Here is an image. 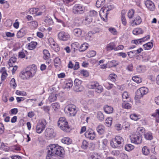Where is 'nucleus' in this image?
Masks as SVG:
<instances>
[{"label":"nucleus","mask_w":159,"mask_h":159,"mask_svg":"<svg viewBox=\"0 0 159 159\" xmlns=\"http://www.w3.org/2000/svg\"><path fill=\"white\" fill-rule=\"evenodd\" d=\"M134 11L131 9L129 10L128 13V16L130 19H131L134 16Z\"/></svg>","instance_id":"53"},{"label":"nucleus","mask_w":159,"mask_h":159,"mask_svg":"<svg viewBox=\"0 0 159 159\" xmlns=\"http://www.w3.org/2000/svg\"><path fill=\"white\" fill-rule=\"evenodd\" d=\"M92 20L93 19L91 17L87 16L83 20L82 23L85 25H89L92 22Z\"/></svg>","instance_id":"17"},{"label":"nucleus","mask_w":159,"mask_h":159,"mask_svg":"<svg viewBox=\"0 0 159 159\" xmlns=\"http://www.w3.org/2000/svg\"><path fill=\"white\" fill-rule=\"evenodd\" d=\"M144 67L142 66H139L137 68V71L139 73H143L144 71Z\"/></svg>","instance_id":"59"},{"label":"nucleus","mask_w":159,"mask_h":159,"mask_svg":"<svg viewBox=\"0 0 159 159\" xmlns=\"http://www.w3.org/2000/svg\"><path fill=\"white\" fill-rule=\"evenodd\" d=\"M98 133L100 134H103L105 131V127L102 125H98L96 128Z\"/></svg>","instance_id":"24"},{"label":"nucleus","mask_w":159,"mask_h":159,"mask_svg":"<svg viewBox=\"0 0 159 159\" xmlns=\"http://www.w3.org/2000/svg\"><path fill=\"white\" fill-rule=\"evenodd\" d=\"M91 159H100L101 158L100 156L96 153H93L91 156Z\"/></svg>","instance_id":"57"},{"label":"nucleus","mask_w":159,"mask_h":159,"mask_svg":"<svg viewBox=\"0 0 159 159\" xmlns=\"http://www.w3.org/2000/svg\"><path fill=\"white\" fill-rule=\"evenodd\" d=\"M142 22V20L140 16H136L134 20L132 21L131 23V25L134 26V25H139Z\"/></svg>","instance_id":"15"},{"label":"nucleus","mask_w":159,"mask_h":159,"mask_svg":"<svg viewBox=\"0 0 159 159\" xmlns=\"http://www.w3.org/2000/svg\"><path fill=\"white\" fill-rule=\"evenodd\" d=\"M61 142L65 144H69L72 142V140L69 138L65 137L63 138L61 140Z\"/></svg>","instance_id":"31"},{"label":"nucleus","mask_w":159,"mask_h":159,"mask_svg":"<svg viewBox=\"0 0 159 159\" xmlns=\"http://www.w3.org/2000/svg\"><path fill=\"white\" fill-rule=\"evenodd\" d=\"M98 83H94L93 84H91L90 85V88L92 89H95L98 86Z\"/></svg>","instance_id":"64"},{"label":"nucleus","mask_w":159,"mask_h":159,"mask_svg":"<svg viewBox=\"0 0 159 159\" xmlns=\"http://www.w3.org/2000/svg\"><path fill=\"white\" fill-rule=\"evenodd\" d=\"M97 15L98 13L96 11L92 10L89 12V16L92 17L96 16Z\"/></svg>","instance_id":"51"},{"label":"nucleus","mask_w":159,"mask_h":159,"mask_svg":"<svg viewBox=\"0 0 159 159\" xmlns=\"http://www.w3.org/2000/svg\"><path fill=\"white\" fill-rule=\"evenodd\" d=\"M38 11H39V8H30L29 11L30 14H36Z\"/></svg>","instance_id":"55"},{"label":"nucleus","mask_w":159,"mask_h":159,"mask_svg":"<svg viewBox=\"0 0 159 159\" xmlns=\"http://www.w3.org/2000/svg\"><path fill=\"white\" fill-rule=\"evenodd\" d=\"M97 118L100 121H103L104 119V116L102 113L98 111L97 113Z\"/></svg>","instance_id":"38"},{"label":"nucleus","mask_w":159,"mask_h":159,"mask_svg":"<svg viewBox=\"0 0 159 159\" xmlns=\"http://www.w3.org/2000/svg\"><path fill=\"white\" fill-rule=\"evenodd\" d=\"M82 30L79 28H76L73 30V32L75 35L76 37H79L82 34Z\"/></svg>","instance_id":"21"},{"label":"nucleus","mask_w":159,"mask_h":159,"mask_svg":"<svg viewBox=\"0 0 159 159\" xmlns=\"http://www.w3.org/2000/svg\"><path fill=\"white\" fill-rule=\"evenodd\" d=\"M106 7L102 8L100 11V16L101 19L104 21L107 20V16L109 14L108 10Z\"/></svg>","instance_id":"11"},{"label":"nucleus","mask_w":159,"mask_h":159,"mask_svg":"<svg viewBox=\"0 0 159 159\" xmlns=\"http://www.w3.org/2000/svg\"><path fill=\"white\" fill-rule=\"evenodd\" d=\"M16 58L15 57H12L10 59L8 63L9 67L14 66V64L16 62Z\"/></svg>","instance_id":"27"},{"label":"nucleus","mask_w":159,"mask_h":159,"mask_svg":"<svg viewBox=\"0 0 159 159\" xmlns=\"http://www.w3.org/2000/svg\"><path fill=\"white\" fill-rule=\"evenodd\" d=\"M122 107L123 108L127 109H129L131 108V105L127 102L123 103L122 104Z\"/></svg>","instance_id":"56"},{"label":"nucleus","mask_w":159,"mask_h":159,"mask_svg":"<svg viewBox=\"0 0 159 159\" xmlns=\"http://www.w3.org/2000/svg\"><path fill=\"white\" fill-rule=\"evenodd\" d=\"M96 52L92 50L89 51L87 53V56L89 57H91L94 56L96 55Z\"/></svg>","instance_id":"52"},{"label":"nucleus","mask_w":159,"mask_h":159,"mask_svg":"<svg viewBox=\"0 0 159 159\" xmlns=\"http://www.w3.org/2000/svg\"><path fill=\"white\" fill-rule=\"evenodd\" d=\"M66 88L70 89L73 86V82L71 80H69L66 84Z\"/></svg>","instance_id":"60"},{"label":"nucleus","mask_w":159,"mask_h":159,"mask_svg":"<svg viewBox=\"0 0 159 159\" xmlns=\"http://www.w3.org/2000/svg\"><path fill=\"white\" fill-rule=\"evenodd\" d=\"M107 64L109 65V67H111L115 66L118 65L119 63L116 60H112L111 61H108Z\"/></svg>","instance_id":"32"},{"label":"nucleus","mask_w":159,"mask_h":159,"mask_svg":"<svg viewBox=\"0 0 159 159\" xmlns=\"http://www.w3.org/2000/svg\"><path fill=\"white\" fill-rule=\"evenodd\" d=\"M64 111L66 112L69 113L71 116H75L77 111L76 106L72 104L68 105L66 107Z\"/></svg>","instance_id":"5"},{"label":"nucleus","mask_w":159,"mask_h":159,"mask_svg":"<svg viewBox=\"0 0 159 159\" xmlns=\"http://www.w3.org/2000/svg\"><path fill=\"white\" fill-rule=\"evenodd\" d=\"M130 137L131 142L132 143L139 144L142 141V137L139 134H133Z\"/></svg>","instance_id":"9"},{"label":"nucleus","mask_w":159,"mask_h":159,"mask_svg":"<svg viewBox=\"0 0 159 159\" xmlns=\"http://www.w3.org/2000/svg\"><path fill=\"white\" fill-rule=\"evenodd\" d=\"M85 136L86 138L91 140H93L96 136L95 131L92 129H88L85 133Z\"/></svg>","instance_id":"12"},{"label":"nucleus","mask_w":159,"mask_h":159,"mask_svg":"<svg viewBox=\"0 0 159 159\" xmlns=\"http://www.w3.org/2000/svg\"><path fill=\"white\" fill-rule=\"evenodd\" d=\"M43 58L44 59L48 60L50 58V54L49 51L47 50L44 49L43 50Z\"/></svg>","instance_id":"30"},{"label":"nucleus","mask_w":159,"mask_h":159,"mask_svg":"<svg viewBox=\"0 0 159 159\" xmlns=\"http://www.w3.org/2000/svg\"><path fill=\"white\" fill-rule=\"evenodd\" d=\"M37 43L35 42H31L28 44V48L30 50H33L35 48Z\"/></svg>","instance_id":"33"},{"label":"nucleus","mask_w":159,"mask_h":159,"mask_svg":"<svg viewBox=\"0 0 159 159\" xmlns=\"http://www.w3.org/2000/svg\"><path fill=\"white\" fill-rule=\"evenodd\" d=\"M145 138L148 140H151L153 139V136L152 133L150 132H148L145 133L144 134Z\"/></svg>","instance_id":"39"},{"label":"nucleus","mask_w":159,"mask_h":159,"mask_svg":"<svg viewBox=\"0 0 159 159\" xmlns=\"http://www.w3.org/2000/svg\"><path fill=\"white\" fill-rule=\"evenodd\" d=\"M1 72H2V75H1V79L2 81H4L6 79L7 76L8 74L7 73L6 70H5V68H3L1 70Z\"/></svg>","instance_id":"29"},{"label":"nucleus","mask_w":159,"mask_h":159,"mask_svg":"<svg viewBox=\"0 0 159 159\" xmlns=\"http://www.w3.org/2000/svg\"><path fill=\"white\" fill-rule=\"evenodd\" d=\"M106 124L107 125V126L110 125L112 122V118L111 117L107 118L105 120Z\"/></svg>","instance_id":"58"},{"label":"nucleus","mask_w":159,"mask_h":159,"mask_svg":"<svg viewBox=\"0 0 159 159\" xmlns=\"http://www.w3.org/2000/svg\"><path fill=\"white\" fill-rule=\"evenodd\" d=\"M143 33L142 30L139 28H137L134 29L133 31V33L134 35H138L142 34Z\"/></svg>","instance_id":"37"},{"label":"nucleus","mask_w":159,"mask_h":159,"mask_svg":"<svg viewBox=\"0 0 159 159\" xmlns=\"http://www.w3.org/2000/svg\"><path fill=\"white\" fill-rule=\"evenodd\" d=\"M10 84L11 87L13 89H15L17 86V84L16 83L15 79L13 78L11 79L10 82Z\"/></svg>","instance_id":"46"},{"label":"nucleus","mask_w":159,"mask_h":159,"mask_svg":"<svg viewBox=\"0 0 159 159\" xmlns=\"http://www.w3.org/2000/svg\"><path fill=\"white\" fill-rule=\"evenodd\" d=\"M82 81L78 79H76L74 82L75 86L74 88V90L77 92H81L84 89V87L81 85Z\"/></svg>","instance_id":"10"},{"label":"nucleus","mask_w":159,"mask_h":159,"mask_svg":"<svg viewBox=\"0 0 159 159\" xmlns=\"http://www.w3.org/2000/svg\"><path fill=\"white\" fill-rule=\"evenodd\" d=\"M134 146L131 144H128L126 145L125 147V149L128 151H130L133 149Z\"/></svg>","instance_id":"45"},{"label":"nucleus","mask_w":159,"mask_h":159,"mask_svg":"<svg viewBox=\"0 0 159 159\" xmlns=\"http://www.w3.org/2000/svg\"><path fill=\"white\" fill-rule=\"evenodd\" d=\"M126 13V11L125 10H122L121 11V21L122 24L124 25H126L127 24L126 20L125 17V15Z\"/></svg>","instance_id":"25"},{"label":"nucleus","mask_w":159,"mask_h":159,"mask_svg":"<svg viewBox=\"0 0 159 159\" xmlns=\"http://www.w3.org/2000/svg\"><path fill=\"white\" fill-rule=\"evenodd\" d=\"M57 99V95L53 93L51 94L48 98V100L51 102L54 101H56Z\"/></svg>","instance_id":"36"},{"label":"nucleus","mask_w":159,"mask_h":159,"mask_svg":"<svg viewBox=\"0 0 159 159\" xmlns=\"http://www.w3.org/2000/svg\"><path fill=\"white\" fill-rule=\"evenodd\" d=\"M29 25L34 28H36L38 25V22L36 20L29 22Z\"/></svg>","instance_id":"50"},{"label":"nucleus","mask_w":159,"mask_h":159,"mask_svg":"<svg viewBox=\"0 0 159 159\" xmlns=\"http://www.w3.org/2000/svg\"><path fill=\"white\" fill-rule=\"evenodd\" d=\"M142 152L143 155L147 156L150 153V150L148 147L144 146L142 149Z\"/></svg>","instance_id":"34"},{"label":"nucleus","mask_w":159,"mask_h":159,"mask_svg":"<svg viewBox=\"0 0 159 159\" xmlns=\"http://www.w3.org/2000/svg\"><path fill=\"white\" fill-rule=\"evenodd\" d=\"M130 118L134 121H137L140 119L139 116L135 114H132L130 115Z\"/></svg>","instance_id":"44"},{"label":"nucleus","mask_w":159,"mask_h":159,"mask_svg":"<svg viewBox=\"0 0 159 159\" xmlns=\"http://www.w3.org/2000/svg\"><path fill=\"white\" fill-rule=\"evenodd\" d=\"M85 10L84 7L80 4H76L73 7V12L75 14H81L83 13Z\"/></svg>","instance_id":"6"},{"label":"nucleus","mask_w":159,"mask_h":159,"mask_svg":"<svg viewBox=\"0 0 159 159\" xmlns=\"http://www.w3.org/2000/svg\"><path fill=\"white\" fill-rule=\"evenodd\" d=\"M58 125L62 130L65 131H67L69 129L67 122L63 117L59 118L58 122Z\"/></svg>","instance_id":"4"},{"label":"nucleus","mask_w":159,"mask_h":159,"mask_svg":"<svg viewBox=\"0 0 159 159\" xmlns=\"http://www.w3.org/2000/svg\"><path fill=\"white\" fill-rule=\"evenodd\" d=\"M46 132L47 136L51 138L54 137L55 136V134L52 129L48 128L46 129Z\"/></svg>","instance_id":"19"},{"label":"nucleus","mask_w":159,"mask_h":159,"mask_svg":"<svg viewBox=\"0 0 159 159\" xmlns=\"http://www.w3.org/2000/svg\"><path fill=\"white\" fill-rule=\"evenodd\" d=\"M103 91V88L102 86L99 85L98 84V86L95 89V91L97 93H101Z\"/></svg>","instance_id":"54"},{"label":"nucleus","mask_w":159,"mask_h":159,"mask_svg":"<svg viewBox=\"0 0 159 159\" xmlns=\"http://www.w3.org/2000/svg\"><path fill=\"white\" fill-rule=\"evenodd\" d=\"M79 44L77 42H75L71 44V49H73L74 52H75L76 50H77L78 47L79 46Z\"/></svg>","instance_id":"43"},{"label":"nucleus","mask_w":159,"mask_h":159,"mask_svg":"<svg viewBox=\"0 0 159 159\" xmlns=\"http://www.w3.org/2000/svg\"><path fill=\"white\" fill-rule=\"evenodd\" d=\"M51 106L52 107L53 109L55 111L60 108L59 104L57 102H55L52 104Z\"/></svg>","instance_id":"48"},{"label":"nucleus","mask_w":159,"mask_h":159,"mask_svg":"<svg viewBox=\"0 0 159 159\" xmlns=\"http://www.w3.org/2000/svg\"><path fill=\"white\" fill-rule=\"evenodd\" d=\"M116 45L114 43H111L107 45L106 49L107 51L114 50L115 51Z\"/></svg>","instance_id":"23"},{"label":"nucleus","mask_w":159,"mask_h":159,"mask_svg":"<svg viewBox=\"0 0 159 159\" xmlns=\"http://www.w3.org/2000/svg\"><path fill=\"white\" fill-rule=\"evenodd\" d=\"M148 91V89L146 87H142L137 90L135 97L139 99L144 95L147 94Z\"/></svg>","instance_id":"8"},{"label":"nucleus","mask_w":159,"mask_h":159,"mask_svg":"<svg viewBox=\"0 0 159 159\" xmlns=\"http://www.w3.org/2000/svg\"><path fill=\"white\" fill-rule=\"evenodd\" d=\"M54 65L55 67L59 69L61 64V61L59 57H56L54 60Z\"/></svg>","instance_id":"18"},{"label":"nucleus","mask_w":159,"mask_h":159,"mask_svg":"<svg viewBox=\"0 0 159 159\" xmlns=\"http://www.w3.org/2000/svg\"><path fill=\"white\" fill-rule=\"evenodd\" d=\"M81 73L84 76L87 77L89 76L88 72L86 70H83L81 71Z\"/></svg>","instance_id":"62"},{"label":"nucleus","mask_w":159,"mask_h":159,"mask_svg":"<svg viewBox=\"0 0 159 159\" xmlns=\"http://www.w3.org/2000/svg\"><path fill=\"white\" fill-rule=\"evenodd\" d=\"M26 32V30L25 28H21L18 32L16 35L17 37L18 38H20L24 36Z\"/></svg>","instance_id":"16"},{"label":"nucleus","mask_w":159,"mask_h":159,"mask_svg":"<svg viewBox=\"0 0 159 159\" xmlns=\"http://www.w3.org/2000/svg\"><path fill=\"white\" fill-rule=\"evenodd\" d=\"M31 68L28 67L23 73L20 74V77L22 79H28L33 77L36 72V67L32 66Z\"/></svg>","instance_id":"2"},{"label":"nucleus","mask_w":159,"mask_h":159,"mask_svg":"<svg viewBox=\"0 0 159 159\" xmlns=\"http://www.w3.org/2000/svg\"><path fill=\"white\" fill-rule=\"evenodd\" d=\"M105 3V0H98L96 2V6L98 8L103 6Z\"/></svg>","instance_id":"35"},{"label":"nucleus","mask_w":159,"mask_h":159,"mask_svg":"<svg viewBox=\"0 0 159 159\" xmlns=\"http://www.w3.org/2000/svg\"><path fill=\"white\" fill-rule=\"evenodd\" d=\"M146 6L150 11H153L155 8V6L153 2L150 0H148L145 2Z\"/></svg>","instance_id":"14"},{"label":"nucleus","mask_w":159,"mask_h":159,"mask_svg":"<svg viewBox=\"0 0 159 159\" xmlns=\"http://www.w3.org/2000/svg\"><path fill=\"white\" fill-rule=\"evenodd\" d=\"M153 44L152 43L148 42L143 45V47L145 50H148L152 48Z\"/></svg>","instance_id":"40"},{"label":"nucleus","mask_w":159,"mask_h":159,"mask_svg":"<svg viewBox=\"0 0 159 159\" xmlns=\"http://www.w3.org/2000/svg\"><path fill=\"white\" fill-rule=\"evenodd\" d=\"M150 38V36L149 35H147L145 37H144L142 38L138 39V44L141 43L142 42H144V41H146L148 39H149Z\"/></svg>","instance_id":"49"},{"label":"nucleus","mask_w":159,"mask_h":159,"mask_svg":"<svg viewBox=\"0 0 159 159\" xmlns=\"http://www.w3.org/2000/svg\"><path fill=\"white\" fill-rule=\"evenodd\" d=\"M89 47V44L87 43H84L81 44L79 48L80 52H84Z\"/></svg>","instance_id":"26"},{"label":"nucleus","mask_w":159,"mask_h":159,"mask_svg":"<svg viewBox=\"0 0 159 159\" xmlns=\"http://www.w3.org/2000/svg\"><path fill=\"white\" fill-rule=\"evenodd\" d=\"M123 142L124 139L121 137L117 136L111 140L110 144L113 148H116L118 147L119 145L121 144Z\"/></svg>","instance_id":"3"},{"label":"nucleus","mask_w":159,"mask_h":159,"mask_svg":"<svg viewBox=\"0 0 159 159\" xmlns=\"http://www.w3.org/2000/svg\"><path fill=\"white\" fill-rule=\"evenodd\" d=\"M47 123L44 119L40 120L37 124L36 127V131L37 133L40 134L44 130Z\"/></svg>","instance_id":"7"},{"label":"nucleus","mask_w":159,"mask_h":159,"mask_svg":"<svg viewBox=\"0 0 159 159\" xmlns=\"http://www.w3.org/2000/svg\"><path fill=\"white\" fill-rule=\"evenodd\" d=\"M117 76L114 74H111L109 75V79L112 81L115 82L117 78Z\"/></svg>","instance_id":"42"},{"label":"nucleus","mask_w":159,"mask_h":159,"mask_svg":"<svg viewBox=\"0 0 159 159\" xmlns=\"http://www.w3.org/2000/svg\"><path fill=\"white\" fill-rule=\"evenodd\" d=\"M46 25L48 26L52 25H53L54 22L52 19L50 17H46L44 20Z\"/></svg>","instance_id":"20"},{"label":"nucleus","mask_w":159,"mask_h":159,"mask_svg":"<svg viewBox=\"0 0 159 159\" xmlns=\"http://www.w3.org/2000/svg\"><path fill=\"white\" fill-rule=\"evenodd\" d=\"M132 80L137 83H140L142 81L141 78L137 76H134L132 78Z\"/></svg>","instance_id":"41"},{"label":"nucleus","mask_w":159,"mask_h":159,"mask_svg":"<svg viewBox=\"0 0 159 159\" xmlns=\"http://www.w3.org/2000/svg\"><path fill=\"white\" fill-rule=\"evenodd\" d=\"M89 146V143L85 140H84L81 145V148L84 149H86Z\"/></svg>","instance_id":"47"},{"label":"nucleus","mask_w":159,"mask_h":159,"mask_svg":"<svg viewBox=\"0 0 159 159\" xmlns=\"http://www.w3.org/2000/svg\"><path fill=\"white\" fill-rule=\"evenodd\" d=\"M48 149L46 159H51L52 157L55 155L61 156L64 151L62 147L55 144L50 145Z\"/></svg>","instance_id":"1"},{"label":"nucleus","mask_w":159,"mask_h":159,"mask_svg":"<svg viewBox=\"0 0 159 159\" xmlns=\"http://www.w3.org/2000/svg\"><path fill=\"white\" fill-rule=\"evenodd\" d=\"M104 110L106 113L110 114L112 112L113 108L111 106L106 105L104 107Z\"/></svg>","instance_id":"28"},{"label":"nucleus","mask_w":159,"mask_h":159,"mask_svg":"<svg viewBox=\"0 0 159 159\" xmlns=\"http://www.w3.org/2000/svg\"><path fill=\"white\" fill-rule=\"evenodd\" d=\"M109 30L113 35H116L117 33L116 29L112 27L110 28L109 29Z\"/></svg>","instance_id":"61"},{"label":"nucleus","mask_w":159,"mask_h":159,"mask_svg":"<svg viewBox=\"0 0 159 159\" xmlns=\"http://www.w3.org/2000/svg\"><path fill=\"white\" fill-rule=\"evenodd\" d=\"M58 37L60 40L66 41L68 39L70 36L68 33L64 31H61L58 34Z\"/></svg>","instance_id":"13"},{"label":"nucleus","mask_w":159,"mask_h":159,"mask_svg":"<svg viewBox=\"0 0 159 159\" xmlns=\"http://www.w3.org/2000/svg\"><path fill=\"white\" fill-rule=\"evenodd\" d=\"M127 54L128 56L130 57H132L133 56V55H132V54H133L134 55H136L135 50L129 52H127Z\"/></svg>","instance_id":"63"},{"label":"nucleus","mask_w":159,"mask_h":159,"mask_svg":"<svg viewBox=\"0 0 159 159\" xmlns=\"http://www.w3.org/2000/svg\"><path fill=\"white\" fill-rule=\"evenodd\" d=\"M123 101L124 102H128L130 100L128 93L127 92H124L122 94Z\"/></svg>","instance_id":"22"}]
</instances>
